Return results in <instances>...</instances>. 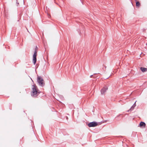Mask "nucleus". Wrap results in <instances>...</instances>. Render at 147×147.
Listing matches in <instances>:
<instances>
[{
    "label": "nucleus",
    "mask_w": 147,
    "mask_h": 147,
    "mask_svg": "<svg viewBox=\"0 0 147 147\" xmlns=\"http://www.w3.org/2000/svg\"><path fill=\"white\" fill-rule=\"evenodd\" d=\"M146 124L145 122L142 121H141L139 124L140 126L141 127H145Z\"/></svg>",
    "instance_id": "obj_7"
},
{
    "label": "nucleus",
    "mask_w": 147,
    "mask_h": 147,
    "mask_svg": "<svg viewBox=\"0 0 147 147\" xmlns=\"http://www.w3.org/2000/svg\"><path fill=\"white\" fill-rule=\"evenodd\" d=\"M141 70L143 72L147 71V68L141 67L140 68Z\"/></svg>",
    "instance_id": "obj_8"
},
{
    "label": "nucleus",
    "mask_w": 147,
    "mask_h": 147,
    "mask_svg": "<svg viewBox=\"0 0 147 147\" xmlns=\"http://www.w3.org/2000/svg\"><path fill=\"white\" fill-rule=\"evenodd\" d=\"M136 101H136L135 102V103H134V104L131 107V108L128 111V112L131 111H132L134 109V108L136 106Z\"/></svg>",
    "instance_id": "obj_6"
},
{
    "label": "nucleus",
    "mask_w": 147,
    "mask_h": 147,
    "mask_svg": "<svg viewBox=\"0 0 147 147\" xmlns=\"http://www.w3.org/2000/svg\"><path fill=\"white\" fill-rule=\"evenodd\" d=\"M109 77H107V78H106V79H107L108 78H109Z\"/></svg>",
    "instance_id": "obj_14"
},
{
    "label": "nucleus",
    "mask_w": 147,
    "mask_h": 147,
    "mask_svg": "<svg viewBox=\"0 0 147 147\" xmlns=\"http://www.w3.org/2000/svg\"><path fill=\"white\" fill-rule=\"evenodd\" d=\"M90 78H92V77H93V78H95V77L94 76V75H91L90 76Z\"/></svg>",
    "instance_id": "obj_10"
},
{
    "label": "nucleus",
    "mask_w": 147,
    "mask_h": 147,
    "mask_svg": "<svg viewBox=\"0 0 147 147\" xmlns=\"http://www.w3.org/2000/svg\"><path fill=\"white\" fill-rule=\"evenodd\" d=\"M108 86H105L101 90L100 92L101 94H103L105 93L108 90Z\"/></svg>",
    "instance_id": "obj_5"
},
{
    "label": "nucleus",
    "mask_w": 147,
    "mask_h": 147,
    "mask_svg": "<svg viewBox=\"0 0 147 147\" xmlns=\"http://www.w3.org/2000/svg\"><path fill=\"white\" fill-rule=\"evenodd\" d=\"M16 4H17V6H18V5L19 4V3L18 2H16Z\"/></svg>",
    "instance_id": "obj_12"
},
{
    "label": "nucleus",
    "mask_w": 147,
    "mask_h": 147,
    "mask_svg": "<svg viewBox=\"0 0 147 147\" xmlns=\"http://www.w3.org/2000/svg\"><path fill=\"white\" fill-rule=\"evenodd\" d=\"M37 81L40 86L43 87L45 86V83L44 80L41 76H38L37 77Z\"/></svg>",
    "instance_id": "obj_2"
},
{
    "label": "nucleus",
    "mask_w": 147,
    "mask_h": 147,
    "mask_svg": "<svg viewBox=\"0 0 147 147\" xmlns=\"http://www.w3.org/2000/svg\"><path fill=\"white\" fill-rule=\"evenodd\" d=\"M32 86L31 95L32 97H36L40 94H43L42 92H40L38 89L35 84H34Z\"/></svg>",
    "instance_id": "obj_1"
},
{
    "label": "nucleus",
    "mask_w": 147,
    "mask_h": 147,
    "mask_svg": "<svg viewBox=\"0 0 147 147\" xmlns=\"http://www.w3.org/2000/svg\"><path fill=\"white\" fill-rule=\"evenodd\" d=\"M30 79H31L32 80V81L33 82V81L32 80V78H30Z\"/></svg>",
    "instance_id": "obj_16"
},
{
    "label": "nucleus",
    "mask_w": 147,
    "mask_h": 147,
    "mask_svg": "<svg viewBox=\"0 0 147 147\" xmlns=\"http://www.w3.org/2000/svg\"><path fill=\"white\" fill-rule=\"evenodd\" d=\"M79 30L78 29V32H79Z\"/></svg>",
    "instance_id": "obj_17"
},
{
    "label": "nucleus",
    "mask_w": 147,
    "mask_h": 147,
    "mask_svg": "<svg viewBox=\"0 0 147 147\" xmlns=\"http://www.w3.org/2000/svg\"><path fill=\"white\" fill-rule=\"evenodd\" d=\"M37 49H38V48L37 47V46H36V47H35V50H36Z\"/></svg>",
    "instance_id": "obj_11"
},
{
    "label": "nucleus",
    "mask_w": 147,
    "mask_h": 147,
    "mask_svg": "<svg viewBox=\"0 0 147 147\" xmlns=\"http://www.w3.org/2000/svg\"><path fill=\"white\" fill-rule=\"evenodd\" d=\"M80 34H81V33H79V34H80Z\"/></svg>",
    "instance_id": "obj_18"
},
{
    "label": "nucleus",
    "mask_w": 147,
    "mask_h": 147,
    "mask_svg": "<svg viewBox=\"0 0 147 147\" xmlns=\"http://www.w3.org/2000/svg\"><path fill=\"white\" fill-rule=\"evenodd\" d=\"M118 115V116L116 117H119V115Z\"/></svg>",
    "instance_id": "obj_13"
},
{
    "label": "nucleus",
    "mask_w": 147,
    "mask_h": 147,
    "mask_svg": "<svg viewBox=\"0 0 147 147\" xmlns=\"http://www.w3.org/2000/svg\"><path fill=\"white\" fill-rule=\"evenodd\" d=\"M101 122H97L94 121L90 122V123H88V126L89 127H95L98 125H100L101 124Z\"/></svg>",
    "instance_id": "obj_3"
},
{
    "label": "nucleus",
    "mask_w": 147,
    "mask_h": 147,
    "mask_svg": "<svg viewBox=\"0 0 147 147\" xmlns=\"http://www.w3.org/2000/svg\"><path fill=\"white\" fill-rule=\"evenodd\" d=\"M136 5L137 7H139L140 6V3L139 1H136Z\"/></svg>",
    "instance_id": "obj_9"
},
{
    "label": "nucleus",
    "mask_w": 147,
    "mask_h": 147,
    "mask_svg": "<svg viewBox=\"0 0 147 147\" xmlns=\"http://www.w3.org/2000/svg\"><path fill=\"white\" fill-rule=\"evenodd\" d=\"M37 56V50H35L34 52V53L33 55V63L34 65H35L36 62V56Z\"/></svg>",
    "instance_id": "obj_4"
},
{
    "label": "nucleus",
    "mask_w": 147,
    "mask_h": 147,
    "mask_svg": "<svg viewBox=\"0 0 147 147\" xmlns=\"http://www.w3.org/2000/svg\"><path fill=\"white\" fill-rule=\"evenodd\" d=\"M66 119H67L68 118V117H66Z\"/></svg>",
    "instance_id": "obj_15"
}]
</instances>
